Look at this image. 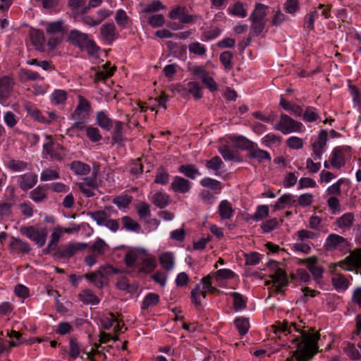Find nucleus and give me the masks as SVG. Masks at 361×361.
Here are the masks:
<instances>
[{
  "label": "nucleus",
  "mask_w": 361,
  "mask_h": 361,
  "mask_svg": "<svg viewBox=\"0 0 361 361\" xmlns=\"http://www.w3.org/2000/svg\"><path fill=\"white\" fill-rule=\"evenodd\" d=\"M302 331V341L297 344V349L293 352L292 355L286 361H308L314 357L319 351L318 340L319 333Z\"/></svg>",
  "instance_id": "f257e3e1"
},
{
  "label": "nucleus",
  "mask_w": 361,
  "mask_h": 361,
  "mask_svg": "<svg viewBox=\"0 0 361 361\" xmlns=\"http://www.w3.org/2000/svg\"><path fill=\"white\" fill-rule=\"evenodd\" d=\"M109 246L102 238H97L94 243L90 246V254L84 258V262L88 267L95 264L98 258L102 257L109 250Z\"/></svg>",
  "instance_id": "f03ea898"
},
{
  "label": "nucleus",
  "mask_w": 361,
  "mask_h": 361,
  "mask_svg": "<svg viewBox=\"0 0 361 361\" xmlns=\"http://www.w3.org/2000/svg\"><path fill=\"white\" fill-rule=\"evenodd\" d=\"M87 247L88 244L85 243H70L59 246L52 255L53 257L57 259L71 258L75 253L85 250Z\"/></svg>",
  "instance_id": "7ed1b4c3"
},
{
  "label": "nucleus",
  "mask_w": 361,
  "mask_h": 361,
  "mask_svg": "<svg viewBox=\"0 0 361 361\" xmlns=\"http://www.w3.org/2000/svg\"><path fill=\"white\" fill-rule=\"evenodd\" d=\"M20 232L34 241L39 247H43L45 245L48 233L44 228H36L33 226H23L20 228Z\"/></svg>",
  "instance_id": "20e7f679"
},
{
  "label": "nucleus",
  "mask_w": 361,
  "mask_h": 361,
  "mask_svg": "<svg viewBox=\"0 0 361 361\" xmlns=\"http://www.w3.org/2000/svg\"><path fill=\"white\" fill-rule=\"evenodd\" d=\"M272 327L274 328V333L276 334L283 332L286 333V335L291 334L290 329L293 327L295 331L300 334V336H298L291 340L292 343L297 344L302 341V338L301 337V332L306 331L303 329L305 327V326H301L300 324H298L295 322L289 323L287 320H284L282 322H277L274 325L272 326Z\"/></svg>",
  "instance_id": "39448f33"
},
{
  "label": "nucleus",
  "mask_w": 361,
  "mask_h": 361,
  "mask_svg": "<svg viewBox=\"0 0 361 361\" xmlns=\"http://www.w3.org/2000/svg\"><path fill=\"white\" fill-rule=\"evenodd\" d=\"M343 269L353 271L361 274V249H355L350 252L343 261L339 262Z\"/></svg>",
  "instance_id": "423d86ee"
},
{
  "label": "nucleus",
  "mask_w": 361,
  "mask_h": 361,
  "mask_svg": "<svg viewBox=\"0 0 361 361\" xmlns=\"http://www.w3.org/2000/svg\"><path fill=\"white\" fill-rule=\"evenodd\" d=\"M302 127L300 122L293 120L286 114H282L279 123L274 126L275 130H280L283 134L300 131Z\"/></svg>",
  "instance_id": "0eeeda50"
},
{
  "label": "nucleus",
  "mask_w": 361,
  "mask_h": 361,
  "mask_svg": "<svg viewBox=\"0 0 361 361\" xmlns=\"http://www.w3.org/2000/svg\"><path fill=\"white\" fill-rule=\"evenodd\" d=\"M317 262L318 258L316 256H312L308 258L301 259L300 262V264L306 265L315 281L320 280L323 276L324 272L323 267L318 265Z\"/></svg>",
  "instance_id": "6e6552de"
},
{
  "label": "nucleus",
  "mask_w": 361,
  "mask_h": 361,
  "mask_svg": "<svg viewBox=\"0 0 361 361\" xmlns=\"http://www.w3.org/2000/svg\"><path fill=\"white\" fill-rule=\"evenodd\" d=\"M169 17L172 20H178L182 23H190L194 22L196 16L188 14L185 7L178 6L169 12Z\"/></svg>",
  "instance_id": "1a4fd4ad"
},
{
  "label": "nucleus",
  "mask_w": 361,
  "mask_h": 361,
  "mask_svg": "<svg viewBox=\"0 0 361 361\" xmlns=\"http://www.w3.org/2000/svg\"><path fill=\"white\" fill-rule=\"evenodd\" d=\"M349 147H337L334 149L330 159L331 166L336 169H341L345 164L344 154L349 150Z\"/></svg>",
  "instance_id": "9d476101"
},
{
  "label": "nucleus",
  "mask_w": 361,
  "mask_h": 361,
  "mask_svg": "<svg viewBox=\"0 0 361 361\" xmlns=\"http://www.w3.org/2000/svg\"><path fill=\"white\" fill-rule=\"evenodd\" d=\"M37 182V176L34 173H26L17 178V184L23 191L32 188Z\"/></svg>",
  "instance_id": "9b49d317"
},
{
  "label": "nucleus",
  "mask_w": 361,
  "mask_h": 361,
  "mask_svg": "<svg viewBox=\"0 0 361 361\" xmlns=\"http://www.w3.org/2000/svg\"><path fill=\"white\" fill-rule=\"evenodd\" d=\"M100 34L102 40L108 44H111L118 37V33L114 23H105L102 25Z\"/></svg>",
  "instance_id": "f8f14e48"
},
{
  "label": "nucleus",
  "mask_w": 361,
  "mask_h": 361,
  "mask_svg": "<svg viewBox=\"0 0 361 361\" xmlns=\"http://www.w3.org/2000/svg\"><path fill=\"white\" fill-rule=\"evenodd\" d=\"M171 188L175 192L184 194L190 191L191 189V183L188 180L176 176L173 178L171 183Z\"/></svg>",
  "instance_id": "ddd939ff"
},
{
  "label": "nucleus",
  "mask_w": 361,
  "mask_h": 361,
  "mask_svg": "<svg viewBox=\"0 0 361 361\" xmlns=\"http://www.w3.org/2000/svg\"><path fill=\"white\" fill-rule=\"evenodd\" d=\"M13 84V80L9 77L0 78V102L5 101L10 97Z\"/></svg>",
  "instance_id": "4468645a"
},
{
  "label": "nucleus",
  "mask_w": 361,
  "mask_h": 361,
  "mask_svg": "<svg viewBox=\"0 0 361 361\" xmlns=\"http://www.w3.org/2000/svg\"><path fill=\"white\" fill-rule=\"evenodd\" d=\"M269 266H271L273 268L276 269L275 273L270 276L273 282L279 283L281 286H288V280L286 273L281 268L279 267V263L276 261H270Z\"/></svg>",
  "instance_id": "2eb2a0df"
},
{
  "label": "nucleus",
  "mask_w": 361,
  "mask_h": 361,
  "mask_svg": "<svg viewBox=\"0 0 361 361\" xmlns=\"http://www.w3.org/2000/svg\"><path fill=\"white\" fill-rule=\"evenodd\" d=\"M9 247L14 253L27 254L31 250V247L27 243L14 237L11 238Z\"/></svg>",
  "instance_id": "dca6fc26"
},
{
  "label": "nucleus",
  "mask_w": 361,
  "mask_h": 361,
  "mask_svg": "<svg viewBox=\"0 0 361 361\" xmlns=\"http://www.w3.org/2000/svg\"><path fill=\"white\" fill-rule=\"evenodd\" d=\"M347 245L346 240L337 234H330L326 238L325 248L327 250L338 249Z\"/></svg>",
  "instance_id": "f3484780"
},
{
  "label": "nucleus",
  "mask_w": 361,
  "mask_h": 361,
  "mask_svg": "<svg viewBox=\"0 0 361 361\" xmlns=\"http://www.w3.org/2000/svg\"><path fill=\"white\" fill-rule=\"evenodd\" d=\"M88 36L87 34L82 33L78 30H71L68 37V41L73 45L83 48V45L87 42Z\"/></svg>",
  "instance_id": "a211bd4d"
},
{
  "label": "nucleus",
  "mask_w": 361,
  "mask_h": 361,
  "mask_svg": "<svg viewBox=\"0 0 361 361\" xmlns=\"http://www.w3.org/2000/svg\"><path fill=\"white\" fill-rule=\"evenodd\" d=\"M91 110L90 103L82 95H78V104L77 105L74 113L72 114V118L76 119L77 116H80L82 113H88Z\"/></svg>",
  "instance_id": "6ab92c4d"
},
{
  "label": "nucleus",
  "mask_w": 361,
  "mask_h": 361,
  "mask_svg": "<svg viewBox=\"0 0 361 361\" xmlns=\"http://www.w3.org/2000/svg\"><path fill=\"white\" fill-rule=\"evenodd\" d=\"M47 185H38L30 192V198L36 203L47 199Z\"/></svg>",
  "instance_id": "aec40b11"
},
{
  "label": "nucleus",
  "mask_w": 361,
  "mask_h": 361,
  "mask_svg": "<svg viewBox=\"0 0 361 361\" xmlns=\"http://www.w3.org/2000/svg\"><path fill=\"white\" fill-rule=\"evenodd\" d=\"M249 156L252 159H257L259 162H262L264 160L268 161H271V156L269 153L265 150L257 147L255 143L250 150Z\"/></svg>",
  "instance_id": "412c9836"
},
{
  "label": "nucleus",
  "mask_w": 361,
  "mask_h": 361,
  "mask_svg": "<svg viewBox=\"0 0 361 361\" xmlns=\"http://www.w3.org/2000/svg\"><path fill=\"white\" fill-rule=\"evenodd\" d=\"M269 7L262 4L257 3L255 8L250 16V20H256L266 21L265 17L267 15Z\"/></svg>",
  "instance_id": "4be33fe9"
},
{
  "label": "nucleus",
  "mask_w": 361,
  "mask_h": 361,
  "mask_svg": "<svg viewBox=\"0 0 361 361\" xmlns=\"http://www.w3.org/2000/svg\"><path fill=\"white\" fill-rule=\"evenodd\" d=\"M234 213L231 203L228 200H222L219 206V214L221 219H230Z\"/></svg>",
  "instance_id": "5701e85b"
},
{
  "label": "nucleus",
  "mask_w": 361,
  "mask_h": 361,
  "mask_svg": "<svg viewBox=\"0 0 361 361\" xmlns=\"http://www.w3.org/2000/svg\"><path fill=\"white\" fill-rule=\"evenodd\" d=\"M97 123L106 130H110L113 127V121L103 111H98L96 116Z\"/></svg>",
  "instance_id": "b1692460"
},
{
  "label": "nucleus",
  "mask_w": 361,
  "mask_h": 361,
  "mask_svg": "<svg viewBox=\"0 0 361 361\" xmlns=\"http://www.w3.org/2000/svg\"><path fill=\"white\" fill-rule=\"evenodd\" d=\"M152 203L160 209L165 208L170 202V197L166 193L158 192L152 197Z\"/></svg>",
  "instance_id": "393cba45"
},
{
  "label": "nucleus",
  "mask_w": 361,
  "mask_h": 361,
  "mask_svg": "<svg viewBox=\"0 0 361 361\" xmlns=\"http://www.w3.org/2000/svg\"><path fill=\"white\" fill-rule=\"evenodd\" d=\"M70 169L80 176L87 175L90 172V166L80 161H73L70 164Z\"/></svg>",
  "instance_id": "a878e982"
},
{
  "label": "nucleus",
  "mask_w": 361,
  "mask_h": 361,
  "mask_svg": "<svg viewBox=\"0 0 361 361\" xmlns=\"http://www.w3.org/2000/svg\"><path fill=\"white\" fill-rule=\"evenodd\" d=\"M232 142L235 147L247 149L250 152L251 148L253 147L255 143L251 140H248L244 136L239 135L237 137H234L232 139Z\"/></svg>",
  "instance_id": "bb28decb"
},
{
  "label": "nucleus",
  "mask_w": 361,
  "mask_h": 361,
  "mask_svg": "<svg viewBox=\"0 0 361 361\" xmlns=\"http://www.w3.org/2000/svg\"><path fill=\"white\" fill-rule=\"evenodd\" d=\"M46 31L49 34H64L68 32V29L63 25V21L59 20L48 23Z\"/></svg>",
  "instance_id": "cd10ccee"
},
{
  "label": "nucleus",
  "mask_w": 361,
  "mask_h": 361,
  "mask_svg": "<svg viewBox=\"0 0 361 361\" xmlns=\"http://www.w3.org/2000/svg\"><path fill=\"white\" fill-rule=\"evenodd\" d=\"M78 297L85 304L97 305L99 302V298L90 290H82Z\"/></svg>",
  "instance_id": "c85d7f7f"
},
{
  "label": "nucleus",
  "mask_w": 361,
  "mask_h": 361,
  "mask_svg": "<svg viewBox=\"0 0 361 361\" xmlns=\"http://www.w3.org/2000/svg\"><path fill=\"white\" fill-rule=\"evenodd\" d=\"M121 221L123 228L128 231L138 232L141 229L140 225L128 216H123Z\"/></svg>",
  "instance_id": "c756f323"
},
{
  "label": "nucleus",
  "mask_w": 361,
  "mask_h": 361,
  "mask_svg": "<svg viewBox=\"0 0 361 361\" xmlns=\"http://www.w3.org/2000/svg\"><path fill=\"white\" fill-rule=\"evenodd\" d=\"M30 38L33 45L39 49L44 43V32L40 30H32L30 31Z\"/></svg>",
  "instance_id": "7c9ffc66"
},
{
  "label": "nucleus",
  "mask_w": 361,
  "mask_h": 361,
  "mask_svg": "<svg viewBox=\"0 0 361 361\" xmlns=\"http://www.w3.org/2000/svg\"><path fill=\"white\" fill-rule=\"evenodd\" d=\"M354 220V214L353 213L349 212L344 214L342 216L338 218L336 221V224L339 228H349L353 226Z\"/></svg>",
  "instance_id": "2f4dec72"
},
{
  "label": "nucleus",
  "mask_w": 361,
  "mask_h": 361,
  "mask_svg": "<svg viewBox=\"0 0 361 361\" xmlns=\"http://www.w3.org/2000/svg\"><path fill=\"white\" fill-rule=\"evenodd\" d=\"M84 277L97 288L104 286V279L98 271L85 274Z\"/></svg>",
  "instance_id": "473e14b6"
},
{
  "label": "nucleus",
  "mask_w": 361,
  "mask_h": 361,
  "mask_svg": "<svg viewBox=\"0 0 361 361\" xmlns=\"http://www.w3.org/2000/svg\"><path fill=\"white\" fill-rule=\"evenodd\" d=\"M61 236V230H54L51 235V240L48 245L47 249L44 250V252L45 254H48L51 251H54L58 248L56 247L57 243L60 240Z\"/></svg>",
  "instance_id": "72a5a7b5"
},
{
  "label": "nucleus",
  "mask_w": 361,
  "mask_h": 361,
  "mask_svg": "<svg viewBox=\"0 0 361 361\" xmlns=\"http://www.w3.org/2000/svg\"><path fill=\"white\" fill-rule=\"evenodd\" d=\"M178 171L191 179L200 174L199 170L192 164L182 165L179 167Z\"/></svg>",
  "instance_id": "f704fd0d"
},
{
  "label": "nucleus",
  "mask_w": 361,
  "mask_h": 361,
  "mask_svg": "<svg viewBox=\"0 0 361 361\" xmlns=\"http://www.w3.org/2000/svg\"><path fill=\"white\" fill-rule=\"evenodd\" d=\"M159 302V296L154 293H148L144 298L142 303V309L146 310L150 307H153Z\"/></svg>",
  "instance_id": "c9c22d12"
},
{
  "label": "nucleus",
  "mask_w": 361,
  "mask_h": 361,
  "mask_svg": "<svg viewBox=\"0 0 361 361\" xmlns=\"http://www.w3.org/2000/svg\"><path fill=\"white\" fill-rule=\"evenodd\" d=\"M81 351L80 345L75 338H71L69 340V356L72 359L79 357Z\"/></svg>",
  "instance_id": "e433bc0d"
},
{
  "label": "nucleus",
  "mask_w": 361,
  "mask_h": 361,
  "mask_svg": "<svg viewBox=\"0 0 361 361\" xmlns=\"http://www.w3.org/2000/svg\"><path fill=\"white\" fill-rule=\"evenodd\" d=\"M123 123L119 121L115 122V128L112 135V140L116 143H121L123 140Z\"/></svg>",
  "instance_id": "4c0bfd02"
},
{
  "label": "nucleus",
  "mask_w": 361,
  "mask_h": 361,
  "mask_svg": "<svg viewBox=\"0 0 361 361\" xmlns=\"http://www.w3.org/2000/svg\"><path fill=\"white\" fill-rule=\"evenodd\" d=\"M169 174L167 171L162 166L158 168L154 183L161 185H166L169 183Z\"/></svg>",
  "instance_id": "58836bf2"
},
{
  "label": "nucleus",
  "mask_w": 361,
  "mask_h": 361,
  "mask_svg": "<svg viewBox=\"0 0 361 361\" xmlns=\"http://www.w3.org/2000/svg\"><path fill=\"white\" fill-rule=\"evenodd\" d=\"M200 184L204 188H209L213 190H221L222 184L220 181L211 178H204L201 180Z\"/></svg>",
  "instance_id": "ea45409f"
},
{
  "label": "nucleus",
  "mask_w": 361,
  "mask_h": 361,
  "mask_svg": "<svg viewBox=\"0 0 361 361\" xmlns=\"http://www.w3.org/2000/svg\"><path fill=\"white\" fill-rule=\"evenodd\" d=\"M187 89L189 93L192 94L194 98L197 100L202 98V87L197 82H189L187 84Z\"/></svg>",
  "instance_id": "a19ab883"
},
{
  "label": "nucleus",
  "mask_w": 361,
  "mask_h": 361,
  "mask_svg": "<svg viewBox=\"0 0 361 361\" xmlns=\"http://www.w3.org/2000/svg\"><path fill=\"white\" fill-rule=\"evenodd\" d=\"M234 324L241 336H243L247 333L250 328V324L247 319L243 317L237 318L235 319Z\"/></svg>",
  "instance_id": "79ce46f5"
},
{
  "label": "nucleus",
  "mask_w": 361,
  "mask_h": 361,
  "mask_svg": "<svg viewBox=\"0 0 361 361\" xmlns=\"http://www.w3.org/2000/svg\"><path fill=\"white\" fill-rule=\"evenodd\" d=\"M88 215L99 226L104 225L109 216L107 213L103 210L91 212L88 213Z\"/></svg>",
  "instance_id": "37998d69"
},
{
  "label": "nucleus",
  "mask_w": 361,
  "mask_h": 361,
  "mask_svg": "<svg viewBox=\"0 0 361 361\" xmlns=\"http://www.w3.org/2000/svg\"><path fill=\"white\" fill-rule=\"evenodd\" d=\"M344 352L351 360H359L361 357V353L353 343H348L344 348Z\"/></svg>",
  "instance_id": "c03bdc74"
},
{
  "label": "nucleus",
  "mask_w": 361,
  "mask_h": 361,
  "mask_svg": "<svg viewBox=\"0 0 361 361\" xmlns=\"http://www.w3.org/2000/svg\"><path fill=\"white\" fill-rule=\"evenodd\" d=\"M211 274L216 279L217 281L221 279H233L235 274L233 271L227 269H219L215 272H212Z\"/></svg>",
  "instance_id": "a18cd8bd"
},
{
  "label": "nucleus",
  "mask_w": 361,
  "mask_h": 361,
  "mask_svg": "<svg viewBox=\"0 0 361 361\" xmlns=\"http://www.w3.org/2000/svg\"><path fill=\"white\" fill-rule=\"evenodd\" d=\"M59 173L54 169H47L42 171L40 176L42 181H49L59 178Z\"/></svg>",
  "instance_id": "49530a36"
},
{
  "label": "nucleus",
  "mask_w": 361,
  "mask_h": 361,
  "mask_svg": "<svg viewBox=\"0 0 361 361\" xmlns=\"http://www.w3.org/2000/svg\"><path fill=\"white\" fill-rule=\"evenodd\" d=\"M252 22L250 35H259L264 29L266 21L250 20Z\"/></svg>",
  "instance_id": "de8ad7c7"
},
{
  "label": "nucleus",
  "mask_w": 361,
  "mask_h": 361,
  "mask_svg": "<svg viewBox=\"0 0 361 361\" xmlns=\"http://www.w3.org/2000/svg\"><path fill=\"white\" fill-rule=\"evenodd\" d=\"M332 283L336 289L345 290L348 286V281L343 275L338 274L332 278Z\"/></svg>",
  "instance_id": "09e8293b"
},
{
  "label": "nucleus",
  "mask_w": 361,
  "mask_h": 361,
  "mask_svg": "<svg viewBox=\"0 0 361 361\" xmlns=\"http://www.w3.org/2000/svg\"><path fill=\"white\" fill-rule=\"evenodd\" d=\"M214 277L211 274L202 279V283L203 284V290L211 293H220L221 290L212 286L211 279Z\"/></svg>",
  "instance_id": "8fccbe9b"
},
{
  "label": "nucleus",
  "mask_w": 361,
  "mask_h": 361,
  "mask_svg": "<svg viewBox=\"0 0 361 361\" xmlns=\"http://www.w3.org/2000/svg\"><path fill=\"white\" fill-rule=\"evenodd\" d=\"M160 264L166 270H171L173 267L174 262L171 253L166 252L160 257Z\"/></svg>",
  "instance_id": "3c124183"
},
{
  "label": "nucleus",
  "mask_w": 361,
  "mask_h": 361,
  "mask_svg": "<svg viewBox=\"0 0 361 361\" xmlns=\"http://www.w3.org/2000/svg\"><path fill=\"white\" fill-rule=\"evenodd\" d=\"M86 135L90 141L93 142H99L102 140V137L97 128L89 126L86 128Z\"/></svg>",
  "instance_id": "603ef678"
},
{
  "label": "nucleus",
  "mask_w": 361,
  "mask_h": 361,
  "mask_svg": "<svg viewBox=\"0 0 361 361\" xmlns=\"http://www.w3.org/2000/svg\"><path fill=\"white\" fill-rule=\"evenodd\" d=\"M25 109L27 114L35 121L43 123L47 122V119L41 115V112L36 107L31 105H26Z\"/></svg>",
  "instance_id": "864d4df0"
},
{
  "label": "nucleus",
  "mask_w": 361,
  "mask_h": 361,
  "mask_svg": "<svg viewBox=\"0 0 361 361\" xmlns=\"http://www.w3.org/2000/svg\"><path fill=\"white\" fill-rule=\"evenodd\" d=\"M27 163L21 160L11 159L8 164V168L13 171H20L27 168Z\"/></svg>",
  "instance_id": "5fc2aeb1"
},
{
  "label": "nucleus",
  "mask_w": 361,
  "mask_h": 361,
  "mask_svg": "<svg viewBox=\"0 0 361 361\" xmlns=\"http://www.w3.org/2000/svg\"><path fill=\"white\" fill-rule=\"evenodd\" d=\"M233 57V54L228 51H224L220 54L219 59L225 68L231 70L233 68L231 64Z\"/></svg>",
  "instance_id": "6e6d98bb"
},
{
  "label": "nucleus",
  "mask_w": 361,
  "mask_h": 361,
  "mask_svg": "<svg viewBox=\"0 0 361 361\" xmlns=\"http://www.w3.org/2000/svg\"><path fill=\"white\" fill-rule=\"evenodd\" d=\"M165 6L162 4V3L159 1H154L151 4H149L145 6L143 9V12L145 13H150L159 11L161 9H164Z\"/></svg>",
  "instance_id": "4d7b16f0"
},
{
  "label": "nucleus",
  "mask_w": 361,
  "mask_h": 361,
  "mask_svg": "<svg viewBox=\"0 0 361 361\" xmlns=\"http://www.w3.org/2000/svg\"><path fill=\"white\" fill-rule=\"evenodd\" d=\"M66 98V92L62 90H55L51 94V100L55 104H63Z\"/></svg>",
  "instance_id": "13d9d810"
},
{
  "label": "nucleus",
  "mask_w": 361,
  "mask_h": 361,
  "mask_svg": "<svg viewBox=\"0 0 361 361\" xmlns=\"http://www.w3.org/2000/svg\"><path fill=\"white\" fill-rule=\"evenodd\" d=\"M188 49L190 53L198 56H203L206 53L205 47L197 42L190 44Z\"/></svg>",
  "instance_id": "bf43d9fd"
},
{
  "label": "nucleus",
  "mask_w": 361,
  "mask_h": 361,
  "mask_svg": "<svg viewBox=\"0 0 361 361\" xmlns=\"http://www.w3.org/2000/svg\"><path fill=\"white\" fill-rule=\"evenodd\" d=\"M136 210L140 218H146L151 216L149 205L144 202H140L136 205Z\"/></svg>",
  "instance_id": "052dcab7"
},
{
  "label": "nucleus",
  "mask_w": 361,
  "mask_h": 361,
  "mask_svg": "<svg viewBox=\"0 0 361 361\" xmlns=\"http://www.w3.org/2000/svg\"><path fill=\"white\" fill-rule=\"evenodd\" d=\"M147 23L153 27H159L164 25L165 20L163 15L156 14L149 16Z\"/></svg>",
  "instance_id": "680f3d73"
},
{
  "label": "nucleus",
  "mask_w": 361,
  "mask_h": 361,
  "mask_svg": "<svg viewBox=\"0 0 361 361\" xmlns=\"http://www.w3.org/2000/svg\"><path fill=\"white\" fill-rule=\"evenodd\" d=\"M230 295L233 299V306L236 310H241L245 307V301L243 300L241 294H240L239 293L234 292L230 293Z\"/></svg>",
  "instance_id": "e2e57ef3"
},
{
  "label": "nucleus",
  "mask_w": 361,
  "mask_h": 361,
  "mask_svg": "<svg viewBox=\"0 0 361 361\" xmlns=\"http://www.w3.org/2000/svg\"><path fill=\"white\" fill-rule=\"evenodd\" d=\"M223 165V161L221 158L218 156H215L212 157L211 159L206 162V167L208 169H211L213 171H218L221 168Z\"/></svg>",
  "instance_id": "0e129e2a"
},
{
  "label": "nucleus",
  "mask_w": 361,
  "mask_h": 361,
  "mask_svg": "<svg viewBox=\"0 0 361 361\" xmlns=\"http://www.w3.org/2000/svg\"><path fill=\"white\" fill-rule=\"evenodd\" d=\"M269 213V207L267 205H260L257 207V211L253 215V219L256 221L262 220L268 216Z\"/></svg>",
  "instance_id": "69168bd1"
},
{
  "label": "nucleus",
  "mask_w": 361,
  "mask_h": 361,
  "mask_svg": "<svg viewBox=\"0 0 361 361\" xmlns=\"http://www.w3.org/2000/svg\"><path fill=\"white\" fill-rule=\"evenodd\" d=\"M116 287L121 290H126L128 292H132L135 290L133 286H131L126 277H121L118 279Z\"/></svg>",
  "instance_id": "338daca9"
},
{
  "label": "nucleus",
  "mask_w": 361,
  "mask_h": 361,
  "mask_svg": "<svg viewBox=\"0 0 361 361\" xmlns=\"http://www.w3.org/2000/svg\"><path fill=\"white\" fill-rule=\"evenodd\" d=\"M219 152L222 155L225 160L233 161L235 159V156L232 149L227 145H223L219 147Z\"/></svg>",
  "instance_id": "774afa93"
}]
</instances>
